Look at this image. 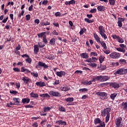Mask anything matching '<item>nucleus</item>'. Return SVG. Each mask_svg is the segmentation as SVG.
Wrapping results in <instances>:
<instances>
[{
  "instance_id": "nucleus-1",
  "label": "nucleus",
  "mask_w": 127,
  "mask_h": 127,
  "mask_svg": "<svg viewBox=\"0 0 127 127\" xmlns=\"http://www.w3.org/2000/svg\"><path fill=\"white\" fill-rule=\"evenodd\" d=\"M124 126V120L122 117H118L115 120V127H123Z\"/></svg>"
},
{
  "instance_id": "nucleus-2",
  "label": "nucleus",
  "mask_w": 127,
  "mask_h": 127,
  "mask_svg": "<svg viewBox=\"0 0 127 127\" xmlns=\"http://www.w3.org/2000/svg\"><path fill=\"white\" fill-rule=\"evenodd\" d=\"M127 73V68H121L118 69L117 71L115 72V74L117 75H126Z\"/></svg>"
},
{
  "instance_id": "nucleus-3",
  "label": "nucleus",
  "mask_w": 127,
  "mask_h": 127,
  "mask_svg": "<svg viewBox=\"0 0 127 127\" xmlns=\"http://www.w3.org/2000/svg\"><path fill=\"white\" fill-rule=\"evenodd\" d=\"M94 124L95 125H98L100 124V125L97 126V127H106V125L105 124V122L101 121L100 118H96L94 120Z\"/></svg>"
},
{
  "instance_id": "nucleus-4",
  "label": "nucleus",
  "mask_w": 127,
  "mask_h": 127,
  "mask_svg": "<svg viewBox=\"0 0 127 127\" xmlns=\"http://www.w3.org/2000/svg\"><path fill=\"white\" fill-rule=\"evenodd\" d=\"M109 56L110 58H112V59H118V58H120V57H121V54L114 52L111 53Z\"/></svg>"
},
{
  "instance_id": "nucleus-5",
  "label": "nucleus",
  "mask_w": 127,
  "mask_h": 127,
  "mask_svg": "<svg viewBox=\"0 0 127 127\" xmlns=\"http://www.w3.org/2000/svg\"><path fill=\"white\" fill-rule=\"evenodd\" d=\"M49 95L53 97H61V94L58 91H51L49 92Z\"/></svg>"
},
{
  "instance_id": "nucleus-6",
  "label": "nucleus",
  "mask_w": 127,
  "mask_h": 127,
  "mask_svg": "<svg viewBox=\"0 0 127 127\" xmlns=\"http://www.w3.org/2000/svg\"><path fill=\"white\" fill-rule=\"evenodd\" d=\"M111 112V108H106L101 112V116L103 117H105L106 115H110V112Z\"/></svg>"
},
{
  "instance_id": "nucleus-7",
  "label": "nucleus",
  "mask_w": 127,
  "mask_h": 127,
  "mask_svg": "<svg viewBox=\"0 0 127 127\" xmlns=\"http://www.w3.org/2000/svg\"><path fill=\"white\" fill-rule=\"evenodd\" d=\"M96 95H97V96H99L101 100H105L107 96V93L105 92H97L96 93Z\"/></svg>"
},
{
  "instance_id": "nucleus-8",
  "label": "nucleus",
  "mask_w": 127,
  "mask_h": 127,
  "mask_svg": "<svg viewBox=\"0 0 127 127\" xmlns=\"http://www.w3.org/2000/svg\"><path fill=\"white\" fill-rule=\"evenodd\" d=\"M97 60H98L97 58L92 57L90 58H88V59L85 60V62H88V63H95Z\"/></svg>"
},
{
  "instance_id": "nucleus-9",
  "label": "nucleus",
  "mask_w": 127,
  "mask_h": 127,
  "mask_svg": "<svg viewBox=\"0 0 127 127\" xmlns=\"http://www.w3.org/2000/svg\"><path fill=\"white\" fill-rule=\"evenodd\" d=\"M13 101H14L13 105L16 106H19L20 105V99L16 97H14L13 98Z\"/></svg>"
},
{
  "instance_id": "nucleus-10",
  "label": "nucleus",
  "mask_w": 127,
  "mask_h": 127,
  "mask_svg": "<svg viewBox=\"0 0 127 127\" xmlns=\"http://www.w3.org/2000/svg\"><path fill=\"white\" fill-rule=\"evenodd\" d=\"M21 79L22 81H23L24 83L26 85H27V84H28V83H29V82H30V79L28 77L24 76Z\"/></svg>"
},
{
  "instance_id": "nucleus-11",
  "label": "nucleus",
  "mask_w": 127,
  "mask_h": 127,
  "mask_svg": "<svg viewBox=\"0 0 127 127\" xmlns=\"http://www.w3.org/2000/svg\"><path fill=\"white\" fill-rule=\"evenodd\" d=\"M103 75L97 76L93 78L92 81L96 82V81H100V82H103Z\"/></svg>"
},
{
  "instance_id": "nucleus-12",
  "label": "nucleus",
  "mask_w": 127,
  "mask_h": 127,
  "mask_svg": "<svg viewBox=\"0 0 127 127\" xmlns=\"http://www.w3.org/2000/svg\"><path fill=\"white\" fill-rule=\"evenodd\" d=\"M111 87L112 88H114V89H118V88H120V84L116 82H111L110 84Z\"/></svg>"
},
{
  "instance_id": "nucleus-13",
  "label": "nucleus",
  "mask_w": 127,
  "mask_h": 127,
  "mask_svg": "<svg viewBox=\"0 0 127 127\" xmlns=\"http://www.w3.org/2000/svg\"><path fill=\"white\" fill-rule=\"evenodd\" d=\"M56 74L59 77H62V76H65L66 75V72L64 71H57Z\"/></svg>"
},
{
  "instance_id": "nucleus-14",
  "label": "nucleus",
  "mask_w": 127,
  "mask_h": 127,
  "mask_svg": "<svg viewBox=\"0 0 127 127\" xmlns=\"http://www.w3.org/2000/svg\"><path fill=\"white\" fill-rule=\"evenodd\" d=\"M38 66L40 67H44L45 68H48V65L45 64V63L41 62H39Z\"/></svg>"
},
{
  "instance_id": "nucleus-15",
  "label": "nucleus",
  "mask_w": 127,
  "mask_h": 127,
  "mask_svg": "<svg viewBox=\"0 0 127 127\" xmlns=\"http://www.w3.org/2000/svg\"><path fill=\"white\" fill-rule=\"evenodd\" d=\"M94 37L97 43L101 42V39L97 34H94Z\"/></svg>"
},
{
  "instance_id": "nucleus-16",
  "label": "nucleus",
  "mask_w": 127,
  "mask_h": 127,
  "mask_svg": "<svg viewBox=\"0 0 127 127\" xmlns=\"http://www.w3.org/2000/svg\"><path fill=\"white\" fill-rule=\"evenodd\" d=\"M36 85L38 86L39 87H44V86H46L45 82H37L36 83Z\"/></svg>"
},
{
  "instance_id": "nucleus-17",
  "label": "nucleus",
  "mask_w": 127,
  "mask_h": 127,
  "mask_svg": "<svg viewBox=\"0 0 127 127\" xmlns=\"http://www.w3.org/2000/svg\"><path fill=\"white\" fill-rule=\"evenodd\" d=\"M21 72H23L25 73V74H27L28 73H30V70L27 68H24V67H22L21 68Z\"/></svg>"
},
{
  "instance_id": "nucleus-18",
  "label": "nucleus",
  "mask_w": 127,
  "mask_h": 127,
  "mask_svg": "<svg viewBox=\"0 0 127 127\" xmlns=\"http://www.w3.org/2000/svg\"><path fill=\"white\" fill-rule=\"evenodd\" d=\"M80 56L83 59H88V58H89V56L87 53H83L81 54Z\"/></svg>"
},
{
  "instance_id": "nucleus-19",
  "label": "nucleus",
  "mask_w": 127,
  "mask_h": 127,
  "mask_svg": "<svg viewBox=\"0 0 127 127\" xmlns=\"http://www.w3.org/2000/svg\"><path fill=\"white\" fill-rule=\"evenodd\" d=\"M22 104H28L30 102V99L28 98H24L21 101Z\"/></svg>"
},
{
  "instance_id": "nucleus-20",
  "label": "nucleus",
  "mask_w": 127,
  "mask_h": 127,
  "mask_svg": "<svg viewBox=\"0 0 127 127\" xmlns=\"http://www.w3.org/2000/svg\"><path fill=\"white\" fill-rule=\"evenodd\" d=\"M98 29L99 31V33H102L103 32H106V31H105V28L103 27V26L100 25L98 27Z\"/></svg>"
},
{
  "instance_id": "nucleus-21",
  "label": "nucleus",
  "mask_w": 127,
  "mask_h": 127,
  "mask_svg": "<svg viewBox=\"0 0 127 127\" xmlns=\"http://www.w3.org/2000/svg\"><path fill=\"white\" fill-rule=\"evenodd\" d=\"M97 9L99 11H105L106 7L104 6L99 5L97 7Z\"/></svg>"
},
{
  "instance_id": "nucleus-22",
  "label": "nucleus",
  "mask_w": 127,
  "mask_h": 127,
  "mask_svg": "<svg viewBox=\"0 0 127 127\" xmlns=\"http://www.w3.org/2000/svg\"><path fill=\"white\" fill-rule=\"evenodd\" d=\"M55 43H56V39L53 38L50 40V44L51 45H55Z\"/></svg>"
},
{
  "instance_id": "nucleus-23",
  "label": "nucleus",
  "mask_w": 127,
  "mask_h": 127,
  "mask_svg": "<svg viewBox=\"0 0 127 127\" xmlns=\"http://www.w3.org/2000/svg\"><path fill=\"white\" fill-rule=\"evenodd\" d=\"M110 80V77L107 75H102V82H106V81H108Z\"/></svg>"
},
{
  "instance_id": "nucleus-24",
  "label": "nucleus",
  "mask_w": 127,
  "mask_h": 127,
  "mask_svg": "<svg viewBox=\"0 0 127 127\" xmlns=\"http://www.w3.org/2000/svg\"><path fill=\"white\" fill-rule=\"evenodd\" d=\"M99 43H100L101 45L102 46V47H103V48H104V49H107V45L106 44V43H105L104 41H100Z\"/></svg>"
},
{
  "instance_id": "nucleus-25",
  "label": "nucleus",
  "mask_w": 127,
  "mask_h": 127,
  "mask_svg": "<svg viewBox=\"0 0 127 127\" xmlns=\"http://www.w3.org/2000/svg\"><path fill=\"white\" fill-rule=\"evenodd\" d=\"M116 50L119 51V52H122V53H125V52H126V49H125V48H116Z\"/></svg>"
},
{
  "instance_id": "nucleus-26",
  "label": "nucleus",
  "mask_w": 127,
  "mask_h": 127,
  "mask_svg": "<svg viewBox=\"0 0 127 127\" xmlns=\"http://www.w3.org/2000/svg\"><path fill=\"white\" fill-rule=\"evenodd\" d=\"M58 125H62V126H66L67 125V123L65 121L59 120L58 122Z\"/></svg>"
},
{
  "instance_id": "nucleus-27",
  "label": "nucleus",
  "mask_w": 127,
  "mask_h": 127,
  "mask_svg": "<svg viewBox=\"0 0 127 127\" xmlns=\"http://www.w3.org/2000/svg\"><path fill=\"white\" fill-rule=\"evenodd\" d=\"M30 95L31 97H32V98H38L39 97V95H38V94L33 93V92H31Z\"/></svg>"
},
{
  "instance_id": "nucleus-28",
  "label": "nucleus",
  "mask_w": 127,
  "mask_h": 127,
  "mask_svg": "<svg viewBox=\"0 0 127 127\" xmlns=\"http://www.w3.org/2000/svg\"><path fill=\"white\" fill-rule=\"evenodd\" d=\"M52 109L51 107H44L43 108V111L44 113H46V112H49Z\"/></svg>"
},
{
  "instance_id": "nucleus-29",
  "label": "nucleus",
  "mask_w": 127,
  "mask_h": 127,
  "mask_svg": "<svg viewBox=\"0 0 127 127\" xmlns=\"http://www.w3.org/2000/svg\"><path fill=\"white\" fill-rule=\"evenodd\" d=\"M40 97H42V98H50V95H49L48 93H46V94H40Z\"/></svg>"
},
{
  "instance_id": "nucleus-30",
  "label": "nucleus",
  "mask_w": 127,
  "mask_h": 127,
  "mask_svg": "<svg viewBox=\"0 0 127 127\" xmlns=\"http://www.w3.org/2000/svg\"><path fill=\"white\" fill-rule=\"evenodd\" d=\"M69 90H70V87L68 86L62 87V91H64V92H67V91H69Z\"/></svg>"
},
{
  "instance_id": "nucleus-31",
  "label": "nucleus",
  "mask_w": 127,
  "mask_h": 127,
  "mask_svg": "<svg viewBox=\"0 0 127 127\" xmlns=\"http://www.w3.org/2000/svg\"><path fill=\"white\" fill-rule=\"evenodd\" d=\"M31 74L32 76H33V77H35L36 78H38V73H37V71H33L31 72Z\"/></svg>"
},
{
  "instance_id": "nucleus-32",
  "label": "nucleus",
  "mask_w": 127,
  "mask_h": 127,
  "mask_svg": "<svg viewBox=\"0 0 127 127\" xmlns=\"http://www.w3.org/2000/svg\"><path fill=\"white\" fill-rule=\"evenodd\" d=\"M117 95L118 93H113L110 95V98L112 101H114V100H115V98H116Z\"/></svg>"
},
{
  "instance_id": "nucleus-33",
  "label": "nucleus",
  "mask_w": 127,
  "mask_h": 127,
  "mask_svg": "<svg viewBox=\"0 0 127 127\" xmlns=\"http://www.w3.org/2000/svg\"><path fill=\"white\" fill-rule=\"evenodd\" d=\"M64 101H65L66 102H73L74 101V98L73 97H68L67 98H65L64 99Z\"/></svg>"
},
{
  "instance_id": "nucleus-34",
  "label": "nucleus",
  "mask_w": 127,
  "mask_h": 127,
  "mask_svg": "<svg viewBox=\"0 0 127 127\" xmlns=\"http://www.w3.org/2000/svg\"><path fill=\"white\" fill-rule=\"evenodd\" d=\"M34 47V52L35 54H37V53H38V51H39V48H38V46L35 45Z\"/></svg>"
},
{
  "instance_id": "nucleus-35",
  "label": "nucleus",
  "mask_w": 127,
  "mask_h": 127,
  "mask_svg": "<svg viewBox=\"0 0 127 127\" xmlns=\"http://www.w3.org/2000/svg\"><path fill=\"white\" fill-rule=\"evenodd\" d=\"M122 106L123 109L124 110H127V101L126 102H123Z\"/></svg>"
},
{
  "instance_id": "nucleus-36",
  "label": "nucleus",
  "mask_w": 127,
  "mask_h": 127,
  "mask_svg": "<svg viewBox=\"0 0 127 127\" xmlns=\"http://www.w3.org/2000/svg\"><path fill=\"white\" fill-rule=\"evenodd\" d=\"M100 34L101 36V37H102V38H104V39H105V40H106V39H107V38H108V37H107V35H106V34H105V32L100 33Z\"/></svg>"
},
{
  "instance_id": "nucleus-37",
  "label": "nucleus",
  "mask_w": 127,
  "mask_h": 127,
  "mask_svg": "<svg viewBox=\"0 0 127 127\" xmlns=\"http://www.w3.org/2000/svg\"><path fill=\"white\" fill-rule=\"evenodd\" d=\"M119 63L121 64H127V61L125 59H120L119 60Z\"/></svg>"
},
{
  "instance_id": "nucleus-38",
  "label": "nucleus",
  "mask_w": 127,
  "mask_h": 127,
  "mask_svg": "<svg viewBox=\"0 0 127 127\" xmlns=\"http://www.w3.org/2000/svg\"><path fill=\"white\" fill-rule=\"evenodd\" d=\"M41 25H42V26H46V25H50V22L48 21H46V22H42L41 23Z\"/></svg>"
},
{
  "instance_id": "nucleus-39",
  "label": "nucleus",
  "mask_w": 127,
  "mask_h": 127,
  "mask_svg": "<svg viewBox=\"0 0 127 127\" xmlns=\"http://www.w3.org/2000/svg\"><path fill=\"white\" fill-rule=\"evenodd\" d=\"M59 111L60 112H66V110H65V108L63 107L62 106L60 105L59 106Z\"/></svg>"
},
{
  "instance_id": "nucleus-40",
  "label": "nucleus",
  "mask_w": 127,
  "mask_h": 127,
  "mask_svg": "<svg viewBox=\"0 0 127 127\" xmlns=\"http://www.w3.org/2000/svg\"><path fill=\"white\" fill-rule=\"evenodd\" d=\"M112 37L113 38V39H115L116 40H119V38H120V36L116 35V34H114L112 35Z\"/></svg>"
},
{
  "instance_id": "nucleus-41",
  "label": "nucleus",
  "mask_w": 127,
  "mask_h": 127,
  "mask_svg": "<svg viewBox=\"0 0 127 127\" xmlns=\"http://www.w3.org/2000/svg\"><path fill=\"white\" fill-rule=\"evenodd\" d=\"M110 5H115L116 0H109Z\"/></svg>"
},
{
  "instance_id": "nucleus-42",
  "label": "nucleus",
  "mask_w": 127,
  "mask_h": 127,
  "mask_svg": "<svg viewBox=\"0 0 127 127\" xmlns=\"http://www.w3.org/2000/svg\"><path fill=\"white\" fill-rule=\"evenodd\" d=\"M43 41L44 43H45L46 44V43H48V41H47V39H46V35L43 36Z\"/></svg>"
},
{
  "instance_id": "nucleus-43",
  "label": "nucleus",
  "mask_w": 127,
  "mask_h": 127,
  "mask_svg": "<svg viewBox=\"0 0 127 127\" xmlns=\"http://www.w3.org/2000/svg\"><path fill=\"white\" fill-rule=\"evenodd\" d=\"M105 60V58L104 56H101L99 57V62L100 63H103L104 62V60Z\"/></svg>"
},
{
  "instance_id": "nucleus-44",
  "label": "nucleus",
  "mask_w": 127,
  "mask_h": 127,
  "mask_svg": "<svg viewBox=\"0 0 127 127\" xmlns=\"http://www.w3.org/2000/svg\"><path fill=\"white\" fill-rule=\"evenodd\" d=\"M92 82H94V81H85L83 82V84L84 85H92Z\"/></svg>"
},
{
  "instance_id": "nucleus-45",
  "label": "nucleus",
  "mask_w": 127,
  "mask_h": 127,
  "mask_svg": "<svg viewBox=\"0 0 127 127\" xmlns=\"http://www.w3.org/2000/svg\"><path fill=\"white\" fill-rule=\"evenodd\" d=\"M117 41L119 43H124V42H125V40H124V39H123V38H122L120 37H119V38L118 39V40Z\"/></svg>"
},
{
  "instance_id": "nucleus-46",
  "label": "nucleus",
  "mask_w": 127,
  "mask_h": 127,
  "mask_svg": "<svg viewBox=\"0 0 127 127\" xmlns=\"http://www.w3.org/2000/svg\"><path fill=\"white\" fill-rule=\"evenodd\" d=\"M25 61H26L27 63H29V64H31V62L32 61V60L29 57L27 59H26Z\"/></svg>"
},
{
  "instance_id": "nucleus-47",
  "label": "nucleus",
  "mask_w": 127,
  "mask_h": 127,
  "mask_svg": "<svg viewBox=\"0 0 127 127\" xmlns=\"http://www.w3.org/2000/svg\"><path fill=\"white\" fill-rule=\"evenodd\" d=\"M88 65L90 66V67H97V64L96 63H90L88 64Z\"/></svg>"
},
{
  "instance_id": "nucleus-48",
  "label": "nucleus",
  "mask_w": 127,
  "mask_h": 127,
  "mask_svg": "<svg viewBox=\"0 0 127 127\" xmlns=\"http://www.w3.org/2000/svg\"><path fill=\"white\" fill-rule=\"evenodd\" d=\"M84 20L86 22H88V23H92L93 22V20H90L87 18H85Z\"/></svg>"
},
{
  "instance_id": "nucleus-49",
  "label": "nucleus",
  "mask_w": 127,
  "mask_h": 127,
  "mask_svg": "<svg viewBox=\"0 0 127 127\" xmlns=\"http://www.w3.org/2000/svg\"><path fill=\"white\" fill-rule=\"evenodd\" d=\"M38 45H39L40 48H43V47H44V46H45V45H44V44H43L41 42H39Z\"/></svg>"
},
{
  "instance_id": "nucleus-50",
  "label": "nucleus",
  "mask_w": 127,
  "mask_h": 127,
  "mask_svg": "<svg viewBox=\"0 0 127 127\" xmlns=\"http://www.w3.org/2000/svg\"><path fill=\"white\" fill-rule=\"evenodd\" d=\"M86 29L85 28H82L81 29V30L79 32V34L80 35H82V34H83V33H84V32H85L86 31Z\"/></svg>"
},
{
  "instance_id": "nucleus-51",
  "label": "nucleus",
  "mask_w": 127,
  "mask_h": 127,
  "mask_svg": "<svg viewBox=\"0 0 127 127\" xmlns=\"http://www.w3.org/2000/svg\"><path fill=\"white\" fill-rule=\"evenodd\" d=\"M14 105L12 102L8 103L6 104V107H8V108H11V106Z\"/></svg>"
},
{
  "instance_id": "nucleus-52",
  "label": "nucleus",
  "mask_w": 127,
  "mask_h": 127,
  "mask_svg": "<svg viewBox=\"0 0 127 127\" xmlns=\"http://www.w3.org/2000/svg\"><path fill=\"white\" fill-rule=\"evenodd\" d=\"M110 121V115H107L105 118V123H108Z\"/></svg>"
},
{
  "instance_id": "nucleus-53",
  "label": "nucleus",
  "mask_w": 127,
  "mask_h": 127,
  "mask_svg": "<svg viewBox=\"0 0 127 127\" xmlns=\"http://www.w3.org/2000/svg\"><path fill=\"white\" fill-rule=\"evenodd\" d=\"M45 32H42L39 34H38V37L41 38L44 35H45Z\"/></svg>"
},
{
  "instance_id": "nucleus-54",
  "label": "nucleus",
  "mask_w": 127,
  "mask_h": 127,
  "mask_svg": "<svg viewBox=\"0 0 127 127\" xmlns=\"http://www.w3.org/2000/svg\"><path fill=\"white\" fill-rule=\"evenodd\" d=\"M91 56H98V54H97V53L96 52H92L90 53Z\"/></svg>"
},
{
  "instance_id": "nucleus-55",
  "label": "nucleus",
  "mask_w": 127,
  "mask_h": 127,
  "mask_svg": "<svg viewBox=\"0 0 127 127\" xmlns=\"http://www.w3.org/2000/svg\"><path fill=\"white\" fill-rule=\"evenodd\" d=\"M42 4H43V5H46L47 4V3H48V0H44L42 2Z\"/></svg>"
},
{
  "instance_id": "nucleus-56",
  "label": "nucleus",
  "mask_w": 127,
  "mask_h": 127,
  "mask_svg": "<svg viewBox=\"0 0 127 127\" xmlns=\"http://www.w3.org/2000/svg\"><path fill=\"white\" fill-rule=\"evenodd\" d=\"M75 2H76L74 0H71L70 1H69V5H70V4H75Z\"/></svg>"
},
{
  "instance_id": "nucleus-57",
  "label": "nucleus",
  "mask_w": 127,
  "mask_h": 127,
  "mask_svg": "<svg viewBox=\"0 0 127 127\" xmlns=\"http://www.w3.org/2000/svg\"><path fill=\"white\" fill-rule=\"evenodd\" d=\"M97 12V9L93 8L90 10L91 13H95V12Z\"/></svg>"
},
{
  "instance_id": "nucleus-58",
  "label": "nucleus",
  "mask_w": 127,
  "mask_h": 127,
  "mask_svg": "<svg viewBox=\"0 0 127 127\" xmlns=\"http://www.w3.org/2000/svg\"><path fill=\"white\" fill-rule=\"evenodd\" d=\"M118 24L119 27H122V26H123V23L119 20L118 21Z\"/></svg>"
},
{
  "instance_id": "nucleus-59",
  "label": "nucleus",
  "mask_w": 127,
  "mask_h": 127,
  "mask_svg": "<svg viewBox=\"0 0 127 127\" xmlns=\"http://www.w3.org/2000/svg\"><path fill=\"white\" fill-rule=\"evenodd\" d=\"M106 65H101L100 67V70H105L106 69Z\"/></svg>"
},
{
  "instance_id": "nucleus-60",
  "label": "nucleus",
  "mask_w": 127,
  "mask_h": 127,
  "mask_svg": "<svg viewBox=\"0 0 127 127\" xmlns=\"http://www.w3.org/2000/svg\"><path fill=\"white\" fill-rule=\"evenodd\" d=\"M14 71H15V72H20V69L17 68V67H14L13 68Z\"/></svg>"
},
{
  "instance_id": "nucleus-61",
  "label": "nucleus",
  "mask_w": 127,
  "mask_h": 127,
  "mask_svg": "<svg viewBox=\"0 0 127 127\" xmlns=\"http://www.w3.org/2000/svg\"><path fill=\"white\" fill-rule=\"evenodd\" d=\"M86 91H88V89L87 88H82L79 89L80 92H86Z\"/></svg>"
},
{
  "instance_id": "nucleus-62",
  "label": "nucleus",
  "mask_w": 127,
  "mask_h": 127,
  "mask_svg": "<svg viewBox=\"0 0 127 127\" xmlns=\"http://www.w3.org/2000/svg\"><path fill=\"white\" fill-rule=\"evenodd\" d=\"M25 18L26 20H29L30 19V14L26 15L25 16Z\"/></svg>"
},
{
  "instance_id": "nucleus-63",
  "label": "nucleus",
  "mask_w": 127,
  "mask_h": 127,
  "mask_svg": "<svg viewBox=\"0 0 127 127\" xmlns=\"http://www.w3.org/2000/svg\"><path fill=\"white\" fill-rule=\"evenodd\" d=\"M55 15H56V16H60L61 15V13L60 12H57L55 13Z\"/></svg>"
},
{
  "instance_id": "nucleus-64",
  "label": "nucleus",
  "mask_w": 127,
  "mask_h": 127,
  "mask_svg": "<svg viewBox=\"0 0 127 127\" xmlns=\"http://www.w3.org/2000/svg\"><path fill=\"white\" fill-rule=\"evenodd\" d=\"M33 127H38V124L37 123L35 122L33 124Z\"/></svg>"
}]
</instances>
